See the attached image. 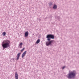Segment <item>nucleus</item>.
I'll return each instance as SVG.
<instances>
[{
    "label": "nucleus",
    "instance_id": "f257e3e1",
    "mask_svg": "<svg viewBox=\"0 0 79 79\" xmlns=\"http://www.w3.org/2000/svg\"><path fill=\"white\" fill-rule=\"evenodd\" d=\"M2 46L4 49L10 46V41L9 40H5L2 42Z\"/></svg>",
    "mask_w": 79,
    "mask_h": 79
},
{
    "label": "nucleus",
    "instance_id": "f03ea898",
    "mask_svg": "<svg viewBox=\"0 0 79 79\" xmlns=\"http://www.w3.org/2000/svg\"><path fill=\"white\" fill-rule=\"evenodd\" d=\"M76 74V72L75 71L70 72L68 74V78H72L74 77L75 76Z\"/></svg>",
    "mask_w": 79,
    "mask_h": 79
},
{
    "label": "nucleus",
    "instance_id": "7ed1b4c3",
    "mask_svg": "<svg viewBox=\"0 0 79 79\" xmlns=\"http://www.w3.org/2000/svg\"><path fill=\"white\" fill-rule=\"evenodd\" d=\"M46 38L47 39V40L50 41L51 40V39H54V35H51V34H49L47 35Z\"/></svg>",
    "mask_w": 79,
    "mask_h": 79
},
{
    "label": "nucleus",
    "instance_id": "20e7f679",
    "mask_svg": "<svg viewBox=\"0 0 79 79\" xmlns=\"http://www.w3.org/2000/svg\"><path fill=\"white\" fill-rule=\"evenodd\" d=\"M53 42V40H52L50 41L47 42L46 44L47 46H48L49 45H51V44Z\"/></svg>",
    "mask_w": 79,
    "mask_h": 79
},
{
    "label": "nucleus",
    "instance_id": "39448f33",
    "mask_svg": "<svg viewBox=\"0 0 79 79\" xmlns=\"http://www.w3.org/2000/svg\"><path fill=\"white\" fill-rule=\"evenodd\" d=\"M27 53V51H25L22 54V58H24L25 56L26 55V53Z\"/></svg>",
    "mask_w": 79,
    "mask_h": 79
},
{
    "label": "nucleus",
    "instance_id": "423d86ee",
    "mask_svg": "<svg viewBox=\"0 0 79 79\" xmlns=\"http://www.w3.org/2000/svg\"><path fill=\"white\" fill-rule=\"evenodd\" d=\"M21 55V53H19L17 55V57L16 58V59L17 60H18L19 59V57H20V55Z\"/></svg>",
    "mask_w": 79,
    "mask_h": 79
},
{
    "label": "nucleus",
    "instance_id": "0eeeda50",
    "mask_svg": "<svg viewBox=\"0 0 79 79\" xmlns=\"http://www.w3.org/2000/svg\"><path fill=\"white\" fill-rule=\"evenodd\" d=\"M15 79H18V76L17 72H15Z\"/></svg>",
    "mask_w": 79,
    "mask_h": 79
},
{
    "label": "nucleus",
    "instance_id": "6e6552de",
    "mask_svg": "<svg viewBox=\"0 0 79 79\" xmlns=\"http://www.w3.org/2000/svg\"><path fill=\"white\" fill-rule=\"evenodd\" d=\"M23 47V43H20L19 45V48H22Z\"/></svg>",
    "mask_w": 79,
    "mask_h": 79
},
{
    "label": "nucleus",
    "instance_id": "1a4fd4ad",
    "mask_svg": "<svg viewBox=\"0 0 79 79\" xmlns=\"http://www.w3.org/2000/svg\"><path fill=\"white\" fill-rule=\"evenodd\" d=\"M25 37H27L28 36V35H29V32H28V31H27L25 33Z\"/></svg>",
    "mask_w": 79,
    "mask_h": 79
},
{
    "label": "nucleus",
    "instance_id": "9d476101",
    "mask_svg": "<svg viewBox=\"0 0 79 79\" xmlns=\"http://www.w3.org/2000/svg\"><path fill=\"white\" fill-rule=\"evenodd\" d=\"M40 40L39 39H38L37 41L36 42V43L37 44H38L39 43H40Z\"/></svg>",
    "mask_w": 79,
    "mask_h": 79
},
{
    "label": "nucleus",
    "instance_id": "9b49d317",
    "mask_svg": "<svg viewBox=\"0 0 79 79\" xmlns=\"http://www.w3.org/2000/svg\"><path fill=\"white\" fill-rule=\"evenodd\" d=\"M57 8V6L56 5H54L53 6V8H54V9H56V8Z\"/></svg>",
    "mask_w": 79,
    "mask_h": 79
},
{
    "label": "nucleus",
    "instance_id": "f8f14e48",
    "mask_svg": "<svg viewBox=\"0 0 79 79\" xmlns=\"http://www.w3.org/2000/svg\"><path fill=\"white\" fill-rule=\"evenodd\" d=\"M6 32H4L2 33V35L3 36H5L6 35Z\"/></svg>",
    "mask_w": 79,
    "mask_h": 79
},
{
    "label": "nucleus",
    "instance_id": "ddd939ff",
    "mask_svg": "<svg viewBox=\"0 0 79 79\" xmlns=\"http://www.w3.org/2000/svg\"><path fill=\"white\" fill-rule=\"evenodd\" d=\"M24 49H25V48H23L21 51L20 52H23L24 50Z\"/></svg>",
    "mask_w": 79,
    "mask_h": 79
},
{
    "label": "nucleus",
    "instance_id": "4468645a",
    "mask_svg": "<svg viewBox=\"0 0 79 79\" xmlns=\"http://www.w3.org/2000/svg\"><path fill=\"white\" fill-rule=\"evenodd\" d=\"M65 66H64V67H63V68H62V69H64L65 68Z\"/></svg>",
    "mask_w": 79,
    "mask_h": 79
}]
</instances>
